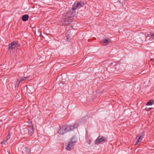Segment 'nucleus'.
Returning <instances> with one entry per match:
<instances>
[{"label": "nucleus", "mask_w": 154, "mask_h": 154, "mask_svg": "<svg viewBox=\"0 0 154 154\" xmlns=\"http://www.w3.org/2000/svg\"><path fill=\"white\" fill-rule=\"evenodd\" d=\"M78 7V4L77 3L74 4L73 5L72 9L69 11L67 13V16H68L66 20H62L61 21L63 25L65 26L70 23L72 21L73 17L75 15V12L74 10L75 9Z\"/></svg>", "instance_id": "f257e3e1"}, {"label": "nucleus", "mask_w": 154, "mask_h": 154, "mask_svg": "<svg viewBox=\"0 0 154 154\" xmlns=\"http://www.w3.org/2000/svg\"><path fill=\"white\" fill-rule=\"evenodd\" d=\"M76 142V140L75 137H72L66 146V149L69 151L72 149Z\"/></svg>", "instance_id": "f03ea898"}, {"label": "nucleus", "mask_w": 154, "mask_h": 154, "mask_svg": "<svg viewBox=\"0 0 154 154\" xmlns=\"http://www.w3.org/2000/svg\"><path fill=\"white\" fill-rule=\"evenodd\" d=\"M18 47H19V44L18 42L17 41L13 42L9 45L8 49L13 50L17 48Z\"/></svg>", "instance_id": "7ed1b4c3"}, {"label": "nucleus", "mask_w": 154, "mask_h": 154, "mask_svg": "<svg viewBox=\"0 0 154 154\" xmlns=\"http://www.w3.org/2000/svg\"><path fill=\"white\" fill-rule=\"evenodd\" d=\"M106 138L101 136H99L96 139L95 142V144H98L103 141H106Z\"/></svg>", "instance_id": "20e7f679"}, {"label": "nucleus", "mask_w": 154, "mask_h": 154, "mask_svg": "<svg viewBox=\"0 0 154 154\" xmlns=\"http://www.w3.org/2000/svg\"><path fill=\"white\" fill-rule=\"evenodd\" d=\"M21 152L23 154H29L30 150L29 148L25 147L22 148Z\"/></svg>", "instance_id": "39448f33"}, {"label": "nucleus", "mask_w": 154, "mask_h": 154, "mask_svg": "<svg viewBox=\"0 0 154 154\" xmlns=\"http://www.w3.org/2000/svg\"><path fill=\"white\" fill-rule=\"evenodd\" d=\"M29 125L27 129L29 135H32L34 132L32 124H29Z\"/></svg>", "instance_id": "423d86ee"}, {"label": "nucleus", "mask_w": 154, "mask_h": 154, "mask_svg": "<svg viewBox=\"0 0 154 154\" xmlns=\"http://www.w3.org/2000/svg\"><path fill=\"white\" fill-rule=\"evenodd\" d=\"M143 137V133H140L138 134L137 136V137L138 138L137 140V142L135 144V145H137L139 142H141Z\"/></svg>", "instance_id": "0eeeda50"}, {"label": "nucleus", "mask_w": 154, "mask_h": 154, "mask_svg": "<svg viewBox=\"0 0 154 154\" xmlns=\"http://www.w3.org/2000/svg\"><path fill=\"white\" fill-rule=\"evenodd\" d=\"M111 42V40L110 39H103L101 41V43L102 44V45L104 46L107 45L108 44Z\"/></svg>", "instance_id": "6e6552de"}, {"label": "nucleus", "mask_w": 154, "mask_h": 154, "mask_svg": "<svg viewBox=\"0 0 154 154\" xmlns=\"http://www.w3.org/2000/svg\"><path fill=\"white\" fill-rule=\"evenodd\" d=\"M66 132H68L71 131L73 130L72 128L73 127L71 125L64 126Z\"/></svg>", "instance_id": "1a4fd4ad"}, {"label": "nucleus", "mask_w": 154, "mask_h": 154, "mask_svg": "<svg viewBox=\"0 0 154 154\" xmlns=\"http://www.w3.org/2000/svg\"><path fill=\"white\" fill-rule=\"evenodd\" d=\"M66 132L64 126H63L62 128H60L58 130V133L60 134H63L65 133Z\"/></svg>", "instance_id": "9d476101"}, {"label": "nucleus", "mask_w": 154, "mask_h": 154, "mask_svg": "<svg viewBox=\"0 0 154 154\" xmlns=\"http://www.w3.org/2000/svg\"><path fill=\"white\" fill-rule=\"evenodd\" d=\"M29 18V16L27 14H25L22 17V20L23 21H26Z\"/></svg>", "instance_id": "9b49d317"}, {"label": "nucleus", "mask_w": 154, "mask_h": 154, "mask_svg": "<svg viewBox=\"0 0 154 154\" xmlns=\"http://www.w3.org/2000/svg\"><path fill=\"white\" fill-rule=\"evenodd\" d=\"M10 136L9 134H8L7 136V137H6V140H4L3 141L2 143H1L2 144H5L7 142V141L8 140V139H10Z\"/></svg>", "instance_id": "f8f14e48"}, {"label": "nucleus", "mask_w": 154, "mask_h": 154, "mask_svg": "<svg viewBox=\"0 0 154 154\" xmlns=\"http://www.w3.org/2000/svg\"><path fill=\"white\" fill-rule=\"evenodd\" d=\"M71 125L73 127L72 129L73 130L74 129L77 128L79 126V125L78 123H76L73 124V125Z\"/></svg>", "instance_id": "ddd939ff"}, {"label": "nucleus", "mask_w": 154, "mask_h": 154, "mask_svg": "<svg viewBox=\"0 0 154 154\" xmlns=\"http://www.w3.org/2000/svg\"><path fill=\"white\" fill-rule=\"evenodd\" d=\"M21 132L23 134H25L28 132V129L26 128H23L21 130Z\"/></svg>", "instance_id": "4468645a"}, {"label": "nucleus", "mask_w": 154, "mask_h": 154, "mask_svg": "<svg viewBox=\"0 0 154 154\" xmlns=\"http://www.w3.org/2000/svg\"><path fill=\"white\" fill-rule=\"evenodd\" d=\"M153 102V100H150L146 104V105L147 106L149 105H151L152 104V103Z\"/></svg>", "instance_id": "2eb2a0df"}, {"label": "nucleus", "mask_w": 154, "mask_h": 154, "mask_svg": "<svg viewBox=\"0 0 154 154\" xmlns=\"http://www.w3.org/2000/svg\"><path fill=\"white\" fill-rule=\"evenodd\" d=\"M77 4H78V7L80 8L82 6H83L84 5V3H80L79 2H78L77 3Z\"/></svg>", "instance_id": "dca6fc26"}, {"label": "nucleus", "mask_w": 154, "mask_h": 154, "mask_svg": "<svg viewBox=\"0 0 154 154\" xmlns=\"http://www.w3.org/2000/svg\"><path fill=\"white\" fill-rule=\"evenodd\" d=\"M150 35L152 39H154V32L150 34Z\"/></svg>", "instance_id": "f3484780"}, {"label": "nucleus", "mask_w": 154, "mask_h": 154, "mask_svg": "<svg viewBox=\"0 0 154 154\" xmlns=\"http://www.w3.org/2000/svg\"><path fill=\"white\" fill-rule=\"evenodd\" d=\"M29 78V76H27V77H24L23 78V81H25L26 79H28Z\"/></svg>", "instance_id": "a211bd4d"}, {"label": "nucleus", "mask_w": 154, "mask_h": 154, "mask_svg": "<svg viewBox=\"0 0 154 154\" xmlns=\"http://www.w3.org/2000/svg\"><path fill=\"white\" fill-rule=\"evenodd\" d=\"M92 141V140L90 139H89L88 141V143L89 144H90L91 142Z\"/></svg>", "instance_id": "6ab92c4d"}, {"label": "nucleus", "mask_w": 154, "mask_h": 154, "mask_svg": "<svg viewBox=\"0 0 154 154\" xmlns=\"http://www.w3.org/2000/svg\"><path fill=\"white\" fill-rule=\"evenodd\" d=\"M19 82V80L17 81L16 83L17 85H19L20 84V82Z\"/></svg>", "instance_id": "aec40b11"}, {"label": "nucleus", "mask_w": 154, "mask_h": 154, "mask_svg": "<svg viewBox=\"0 0 154 154\" xmlns=\"http://www.w3.org/2000/svg\"><path fill=\"white\" fill-rule=\"evenodd\" d=\"M19 82H21V81H23V78H21V79H19Z\"/></svg>", "instance_id": "412c9836"}, {"label": "nucleus", "mask_w": 154, "mask_h": 154, "mask_svg": "<svg viewBox=\"0 0 154 154\" xmlns=\"http://www.w3.org/2000/svg\"><path fill=\"white\" fill-rule=\"evenodd\" d=\"M151 60H154V58L152 59H151Z\"/></svg>", "instance_id": "4be33fe9"}]
</instances>
